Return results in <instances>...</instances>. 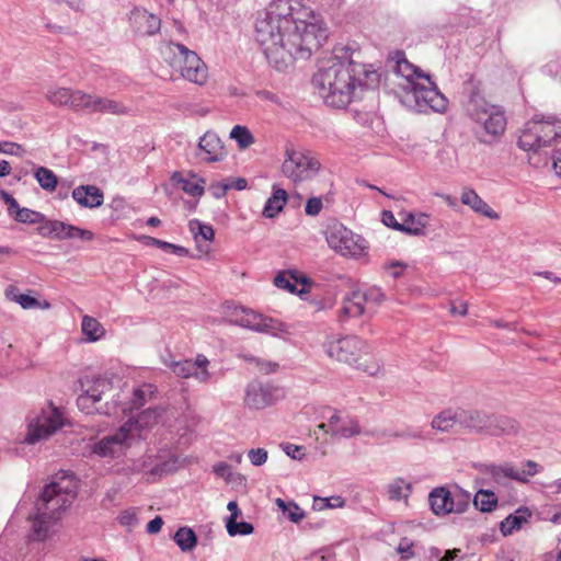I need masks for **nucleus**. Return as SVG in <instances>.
<instances>
[{
	"mask_svg": "<svg viewBox=\"0 0 561 561\" xmlns=\"http://www.w3.org/2000/svg\"><path fill=\"white\" fill-rule=\"evenodd\" d=\"M327 38L322 20L297 0H272L255 22V39L278 71L308 59Z\"/></svg>",
	"mask_w": 561,
	"mask_h": 561,
	"instance_id": "nucleus-1",
	"label": "nucleus"
},
{
	"mask_svg": "<svg viewBox=\"0 0 561 561\" xmlns=\"http://www.w3.org/2000/svg\"><path fill=\"white\" fill-rule=\"evenodd\" d=\"M375 70L356 62L348 47H336L332 56L323 60L312 78V83L327 105L346 107L357 88L371 89L378 85Z\"/></svg>",
	"mask_w": 561,
	"mask_h": 561,
	"instance_id": "nucleus-2",
	"label": "nucleus"
},
{
	"mask_svg": "<svg viewBox=\"0 0 561 561\" xmlns=\"http://www.w3.org/2000/svg\"><path fill=\"white\" fill-rule=\"evenodd\" d=\"M396 75L402 78L399 88L403 91L402 103L419 113H444L447 98L438 90L431 77L411 64L402 51L396 53Z\"/></svg>",
	"mask_w": 561,
	"mask_h": 561,
	"instance_id": "nucleus-3",
	"label": "nucleus"
},
{
	"mask_svg": "<svg viewBox=\"0 0 561 561\" xmlns=\"http://www.w3.org/2000/svg\"><path fill=\"white\" fill-rule=\"evenodd\" d=\"M77 496V485L72 479L62 477L60 481H51L41 492L35 504V516L32 519V539L44 540L50 527L58 520Z\"/></svg>",
	"mask_w": 561,
	"mask_h": 561,
	"instance_id": "nucleus-4",
	"label": "nucleus"
},
{
	"mask_svg": "<svg viewBox=\"0 0 561 561\" xmlns=\"http://www.w3.org/2000/svg\"><path fill=\"white\" fill-rule=\"evenodd\" d=\"M561 139V119L554 116L546 118L533 117L520 131L518 147L524 151L531 152L529 162L539 168L547 165L546 157L541 158L538 152L547 147L556 145Z\"/></svg>",
	"mask_w": 561,
	"mask_h": 561,
	"instance_id": "nucleus-5",
	"label": "nucleus"
},
{
	"mask_svg": "<svg viewBox=\"0 0 561 561\" xmlns=\"http://www.w3.org/2000/svg\"><path fill=\"white\" fill-rule=\"evenodd\" d=\"M323 348L330 358L363 370L369 376H376L380 371V366L377 363L369 365L360 363L363 355L370 352V346L358 336L348 335L329 339L323 344Z\"/></svg>",
	"mask_w": 561,
	"mask_h": 561,
	"instance_id": "nucleus-6",
	"label": "nucleus"
},
{
	"mask_svg": "<svg viewBox=\"0 0 561 561\" xmlns=\"http://www.w3.org/2000/svg\"><path fill=\"white\" fill-rule=\"evenodd\" d=\"M162 54L170 65L180 70L185 80L203 85L208 79V69L199 56L186 46L173 42L167 43Z\"/></svg>",
	"mask_w": 561,
	"mask_h": 561,
	"instance_id": "nucleus-7",
	"label": "nucleus"
},
{
	"mask_svg": "<svg viewBox=\"0 0 561 561\" xmlns=\"http://www.w3.org/2000/svg\"><path fill=\"white\" fill-rule=\"evenodd\" d=\"M463 94L462 104L466 113L485 134H490L491 92L489 83L470 78L463 85Z\"/></svg>",
	"mask_w": 561,
	"mask_h": 561,
	"instance_id": "nucleus-8",
	"label": "nucleus"
},
{
	"mask_svg": "<svg viewBox=\"0 0 561 561\" xmlns=\"http://www.w3.org/2000/svg\"><path fill=\"white\" fill-rule=\"evenodd\" d=\"M138 420L130 417L115 433L89 444L91 455L99 458H117L140 436Z\"/></svg>",
	"mask_w": 561,
	"mask_h": 561,
	"instance_id": "nucleus-9",
	"label": "nucleus"
},
{
	"mask_svg": "<svg viewBox=\"0 0 561 561\" xmlns=\"http://www.w3.org/2000/svg\"><path fill=\"white\" fill-rule=\"evenodd\" d=\"M67 420L61 410L53 403H48L38 412H33L27 417V433L25 442L27 444H36L47 439L58 430L65 426Z\"/></svg>",
	"mask_w": 561,
	"mask_h": 561,
	"instance_id": "nucleus-10",
	"label": "nucleus"
},
{
	"mask_svg": "<svg viewBox=\"0 0 561 561\" xmlns=\"http://www.w3.org/2000/svg\"><path fill=\"white\" fill-rule=\"evenodd\" d=\"M321 168L320 160L311 151L287 149L282 172L294 183H299L314 179Z\"/></svg>",
	"mask_w": 561,
	"mask_h": 561,
	"instance_id": "nucleus-11",
	"label": "nucleus"
},
{
	"mask_svg": "<svg viewBox=\"0 0 561 561\" xmlns=\"http://www.w3.org/2000/svg\"><path fill=\"white\" fill-rule=\"evenodd\" d=\"M329 247L343 256L360 257L368 250L367 241L341 222H333L325 230Z\"/></svg>",
	"mask_w": 561,
	"mask_h": 561,
	"instance_id": "nucleus-12",
	"label": "nucleus"
},
{
	"mask_svg": "<svg viewBox=\"0 0 561 561\" xmlns=\"http://www.w3.org/2000/svg\"><path fill=\"white\" fill-rule=\"evenodd\" d=\"M227 317L231 323L260 333L277 335L286 331L285 325L278 320L241 306L228 307Z\"/></svg>",
	"mask_w": 561,
	"mask_h": 561,
	"instance_id": "nucleus-13",
	"label": "nucleus"
},
{
	"mask_svg": "<svg viewBox=\"0 0 561 561\" xmlns=\"http://www.w3.org/2000/svg\"><path fill=\"white\" fill-rule=\"evenodd\" d=\"M164 365L170 368L173 374L181 378L194 377L199 382H206L210 378V374L207 369L209 360L203 355L198 354L195 360L191 359H163Z\"/></svg>",
	"mask_w": 561,
	"mask_h": 561,
	"instance_id": "nucleus-14",
	"label": "nucleus"
},
{
	"mask_svg": "<svg viewBox=\"0 0 561 561\" xmlns=\"http://www.w3.org/2000/svg\"><path fill=\"white\" fill-rule=\"evenodd\" d=\"M274 285L279 289L297 295L302 300H307V295L310 294L313 282L298 271L289 270L278 272L274 277Z\"/></svg>",
	"mask_w": 561,
	"mask_h": 561,
	"instance_id": "nucleus-15",
	"label": "nucleus"
},
{
	"mask_svg": "<svg viewBox=\"0 0 561 561\" xmlns=\"http://www.w3.org/2000/svg\"><path fill=\"white\" fill-rule=\"evenodd\" d=\"M113 390V383L107 378H95L89 382L84 392L77 399L78 408L87 413L92 414L94 412H101L100 408L96 407L104 393Z\"/></svg>",
	"mask_w": 561,
	"mask_h": 561,
	"instance_id": "nucleus-16",
	"label": "nucleus"
},
{
	"mask_svg": "<svg viewBox=\"0 0 561 561\" xmlns=\"http://www.w3.org/2000/svg\"><path fill=\"white\" fill-rule=\"evenodd\" d=\"M156 388L151 383H144L133 391V398L128 403H124L121 399V394L117 393L112 403H106L105 409L102 413L107 415L117 414L118 411L126 413L128 411L138 410L145 405L147 400L153 396Z\"/></svg>",
	"mask_w": 561,
	"mask_h": 561,
	"instance_id": "nucleus-17",
	"label": "nucleus"
},
{
	"mask_svg": "<svg viewBox=\"0 0 561 561\" xmlns=\"http://www.w3.org/2000/svg\"><path fill=\"white\" fill-rule=\"evenodd\" d=\"M39 232L43 236H48L57 240L80 239L91 241L94 238V233L91 230L82 229L60 220H46L45 224L39 227Z\"/></svg>",
	"mask_w": 561,
	"mask_h": 561,
	"instance_id": "nucleus-18",
	"label": "nucleus"
},
{
	"mask_svg": "<svg viewBox=\"0 0 561 561\" xmlns=\"http://www.w3.org/2000/svg\"><path fill=\"white\" fill-rule=\"evenodd\" d=\"M319 428L325 431V433H330L332 436L343 438L353 437L360 432L357 421L341 411H334L328 419V422L320 424Z\"/></svg>",
	"mask_w": 561,
	"mask_h": 561,
	"instance_id": "nucleus-19",
	"label": "nucleus"
},
{
	"mask_svg": "<svg viewBox=\"0 0 561 561\" xmlns=\"http://www.w3.org/2000/svg\"><path fill=\"white\" fill-rule=\"evenodd\" d=\"M83 105L81 113L83 114H112L124 115L127 113V107L119 101L103 98L90 93H84Z\"/></svg>",
	"mask_w": 561,
	"mask_h": 561,
	"instance_id": "nucleus-20",
	"label": "nucleus"
},
{
	"mask_svg": "<svg viewBox=\"0 0 561 561\" xmlns=\"http://www.w3.org/2000/svg\"><path fill=\"white\" fill-rule=\"evenodd\" d=\"M84 91L65 87L50 88L46 93L47 101L55 106H65L81 113Z\"/></svg>",
	"mask_w": 561,
	"mask_h": 561,
	"instance_id": "nucleus-21",
	"label": "nucleus"
},
{
	"mask_svg": "<svg viewBox=\"0 0 561 561\" xmlns=\"http://www.w3.org/2000/svg\"><path fill=\"white\" fill-rule=\"evenodd\" d=\"M542 466L534 460H527L522 469H517L513 463L493 467V480H497L501 476L510 478L519 483H528L530 478L542 471Z\"/></svg>",
	"mask_w": 561,
	"mask_h": 561,
	"instance_id": "nucleus-22",
	"label": "nucleus"
},
{
	"mask_svg": "<svg viewBox=\"0 0 561 561\" xmlns=\"http://www.w3.org/2000/svg\"><path fill=\"white\" fill-rule=\"evenodd\" d=\"M129 22L134 33L139 36H153L161 28V19L144 8H134Z\"/></svg>",
	"mask_w": 561,
	"mask_h": 561,
	"instance_id": "nucleus-23",
	"label": "nucleus"
},
{
	"mask_svg": "<svg viewBox=\"0 0 561 561\" xmlns=\"http://www.w3.org/2000/svg\"><path fill=\"white\" fill-rule=\"evenodd\" d=\"M274 388L253 380L245 388L244 403L248 408L261 410L275 402Z\"/></svg>",
	"mask_w": 561,
	"mask_h": 561,
	"instance_id": "nucleus-24",
	"label": "nucleus"
},
{
	"mask_svg": "<svg viewBox=\"0 0 561 561\" xmlns=\"http://www.w3.org/2000/svg\"><path fill=\"white\" fill-rule=\"evenodd\" d=\"M198 156L206 162L220 161L224 156V145L214 131H206L198 141Z\"/></svg>",
	"mask_w": 561,
	"mask_h": 561,
	"instance_id": "nucleus-25",
	"label": "nucleus"
},
{
	"mask_svg": "<svg viewBox=\"0 0 561 561\" xmlns=\"http://www.w3.org/2000/svg\"><path fill=\"white\" fill-rule=\"evenodd\" d=\"M71 197L82 208L94 209L104 203L102 190L91 184L75 187L71 192Z\"/></svg>",
	"mask_w": 561,
	"mask_h": 561,
	"instance_id": "nucleus-26",
	"label": "nucleus"
},
{
	"mask_svg": "<svg viewBox=\"0 0 561 561\" xmlns=\"http://www.w3.org/2000/svg\"><path fill=\"white\" fill-rule=\"evenodd\" d=\"M171 182L192 197L201 198L204 195L205 180L197 174L175 171L171 175Z\"/></svg>",
	"mask_w": 561,
	"mask_h": 561,
	"instance_id": "nucleus-27",
	"label": "nucleus"
},
{
	"mask_svg": "<svg viewBox=\"0 0 561 561\" xmlns=\"http://www.w3.org/2000/svg\"><path fill=\"white\" fill-rule=\"evenodd\" d=\"M451 493L447 488L439 486L431 491L428 502L432 512L437 516L453 513Z\"/></svg>",
	"mask_w": 561,
	"mask_h": 561,
	"instance_id": "nucleus-28",
	"label": "nucleus"
},
{
	"mask_svg": "<svg viewBox=\"0 0 561 561\" xmlns=\"http://www.w3.org/2000/svg\"><path fill=\"white\" fill-rule=\"evenodd\" d=\"M365 312V302L362 296V290H354L343 300V306L340 310L339 319L344 321L348 318H356Z\"/></svg>",
	"mask_w": 561,
	"mask_h": 561,
	"instance_id": "nucleus-29",
	"label": "nucleus"
},
{
	"mask_svg": "<svg viewBox=\"0 0 561 561\" xmlns=\"http://www.w3.org/2000/svg\"><path fill=\"white\" fill-rule=\"evenodd\" d=\"M287 201V192L274 184L272 186V194L263 207V217L268 219L275 218L284 209Z\"/></svg>",
	"mask_w": 561,
	"mask_h": 561,
	"instance_id": "nucleus-30",
	"label": "nucleus"
},
{
	"mask_svg": "<svg viewBox=\"0 0 561 561\" xmlns=\"http://www.w3.org/2000/svg\"><path fill=\"white\" fill-rule=\"evenodd\" d=\"M382 222L390 228H393L399 231H405L411 234H421L423 232V229L425 227L424 222H415L414 216L409 215V218L405 220L404 224H399L390 210H383L381 214Z\"/></svg>",
	"mask_w": 561,
	"mask_h": 561,
	"instance_id": "nucleus-31",
	"label": "nucleus"
},
{
	"mask_svg": "<svg viewBox=\"0 0 561 561\" xmlns=\"http://www.w3.org/2000/svg\"><path fill=\"white\" fill-rule=\"evenodd\" d=\"M459 425L473 432H481L486 427L489 417L478 410L459 409Z\"/></svg>",
	"mask_w": 561,
	"mask_h": 561,
	"instance_id": "nucleus-32",
	"label": "nucleus"
},
{
	"mask_svg": "<svg viewBox=\"0 0 561 561\" xmlns=\"http://www.w3.org/2000/svg\"><path fill=\"white\" fill-rule=\"evenodd\" d=\"M459 409H444L437 413L432 422L431 427L437 432L447 433L459 424Z\"/></svg>",
	"mask_w": 561,
	"mask_h": 561,
	"instance_id": "nucleus-33",
	"label": "nucleus"
},
{
	"mask_svg": "<svg viewBox=\"0 0 561 561\" xmlns=\"http://www.w3.org/2000/svg\"><path fill=\"white\" fill-rule=\"evenodd\" d=\"M412 493V484L404 478H396L387 485V494L390 501L408 503Z\"/></svg>",
	"mask_w": 561,
	"mask_h": 561,
	"instance_id": "nucleus-34",
	"label": "nucleus"
},
{
	"mask_svg": "<svg viewBox=\"0 0 561 561\" xmlns=\"http://www.w3.org/2000/svg\"><path fill=\"white\" fill-rule=\"evenodd\" d=\"M530 517L528 508H518L514 514L508 515L500 524V530L503 536L512 535L515 530H518L523 524L527 523Z\"/></svg>",
	"mask_w": 561,
	"mask_h": 561,
	"instance_id": "nucleus-35",
	"label": "nucleus"
},
{
	"mask_svg": "<svg viewBox=\"0 0 561 561\" xmlns=\"http://www.w3.org/2000/svg\"><path fill=\"white\" fill-rule=\"evenodd\" d=\"M474 482L477 493L472 500L473 505L483 513L491 512V490L483 488L488 484L486 479L477 477Z\"/></svg>",
	"mask_w": 561,
	"mask_h": 561,
	"instance_id": "nucleus-36",
	"label": "nucleus"
},
{
	"mask_svg": "<svg viewBox=\"0 0 561 561\" xmlns=\"http://www.w3.org/2000/svg\"><path fill=\"white\" fill-rule=\"evenodd\" d=\"M81 330L88 342H96L105 334L103 325L90 316L82 318Z\"/></svg>",
	"mask_w": 561,
	"mask_h": 561,
	"instance_id": "nucleus-37",
	"label": "nucleus"
},
{
	"mask_svg": "<svg viewBox=\"0 0 561 561\" xmlns=\"http://www.w3.org/2000/svg\"><path fill=\"white\" fill-rule=\"evenodd\" d=\"M461 203L469 206L477 213L491 217V210L488 204L473 190H465L461 194Z\"/></svg>",
	"mask_w": 561,
	"mask_h": 561,
	"instance_id": "nucleus-38",
	"label": "nucleus"
},
{
	"mask_svg": "<svg viewBox=\"0 0 561 561\" xmlns=\"http://www.w3.org/2000/svg\"><path fill=\"white\" fill-rule=\"evenodd\" d=\"M518 423L508 416L497 415L493 424V436H510L518 433Z\"/></svg>",
	"mask_w": 561,
	"mask_h": 561,
	"instance_id": "nucleus-39",
	"label": "nucleus"
},
{
	"mask_svg": "<svg viewBox=\"0 0 561 561\" xmlns=\"http://www.w3.org/2000/svg\"><path fill=\"white\" fill-rule=\"evenodd\" d=\"M174 541L182 551L187 552L196 547L197 537L192 528L181 527L174 535Z\"/></svg>",
	"mask_w": 561,
	"mask_h": 561,
	"instance_id": "nucleus-40",
	"label": "nucleus"
},
{
	"mask_svg": "<svg viewBox=\"0 0 561 561\" xmlns=\"http://www.w3.org/2000/svg\"><path fill=\"white\" fill-rule=\"evenodd\" d=\"M34 178L38 182L39 186L47 192H53L57 187V175L46 167H37L34 170Z\"/></svg>",
	"mask_w": 561,
	"mask_h": 561,
	"instance_id": "nucleus-41",
	"label": "nucleus"
},
{
	"mask_svg": "<svg viewBox=\"0 0 561 561\" xmlns=\"http://www.w3.org/2000/svg\"><path fill=\"white\" fill-rule=\"evenodd\" d=\"M188 229L196 242H198L199 239L205 241H213L215 238L214 228L198 219H191L188 221Z\"/></svg>",
	"mask_w": 561,
	"mask_h": 561,
	"instance_id": "nucleus-42",
	"label": "nucleus"
},
{
	"mask_svg": "<svg viewBox=\"0 0 561 561\" xmlns=\"http://www.w3.org/2000/svg\"><path fill=\"white\" fill-rule=\"evenodd\" d=\"M230 138L233 139L240 149H247L254 144V137L250 129L242 125H236L230 131Z\"/></svg>",
	"mask_w": 561,
	"mask_h": 561,
	"instance_id": "nucleus-43",
	"label": "nucleus"
},
{
	"mask_svg": "<svg viewBox=\"0 0 561 561\" xmlns=\"http://www.w3.org/2000/svg\"><path fill=\"white\" fill-rule=\"evenodd\" d=\"M277 505L282 508L284 515L293 523H299L305 518V512L294 502H285L277 499Z\"/></svg>",
	"mask_w": 561,
	"mask_h": 561,
	"instance_id": "nucleus-44",
	"label": "nucleus"
},
{
	"mask_svg": "<svg viewBox=\"0 0 561 561\" xmlns=\"http://www.w3.org/2000/svg\"><path fill=\"white\" fill-rule=\"evenodd\" d=\"M453 513L461 514L467 511L471 502V494L462 489L451 493Z\"/></svg>",
	"mask_w": 561,
	"mask_h": 561,
	"instance_id": "nucleus-45",
	"label": "nucleus"
},
{
	"mask_svg": "<svg viewBox=\"0 0 561 561\" xmlns=\"http://www.w3.org/2000/svg\"><path fill=\"white\" fill-rule=\"evenodd\" d=\"M226 528L229 536L234 537L238 535L247 536L251 535L254 531V527L251 523L248 522H237L233 518H227Z\"/></svg>",
	"mask_w": 561,
	"mask_h": 561,
	"instance_id": "nucleus-46",
	"label": "nucleus"
},
{
	"mask_svg": "<svg viewBox=\"0 0 561 561\" xmlns=\"http://www.w3.org/2000/svg\"><path fill=\"white\" fill-rule=\"evenodd\" d=\"M12 217L16 221L23 222V224H38V222L44 221V219H45V216L42 213L32 210L30 208H21V207H19V209L12 215Z\"/></svg>",
	"mask_w": 561,
	"mask_h": 561,
	"instance_id": "nucleus-47",
	"label": "nucleus"
},
{
	"mask_svg": "<svg viewBox=\"0 0 561 561\" xmlns=\"http://www.w3.org/2000/svg\"><path fill=\"white\" fill-rule=\"evenodd\" d=\"M148 244L156 245L164 251L171 252L179 256H186L188 254V250L184 247L173 244L167 241H162L160 239H156L152 237H148Z\"/></svg>",
	"mask_w": 561,
	"mask_h": 561,
	"instance_id": "nucleus-48",
	"label": "nucleus"
},
{
	"mask_svg": "<svg viewBox=\"0 0 561 561\" xmlns=\"http://www.w3.org/2000/svg\"><path fill=\"white\" fill-rule=\"evenodd\" d=\"M507 125L505 112L501 106L493 105V136L504 134Z\"/></svg>",
	"mask_w": 561,
	"mask_h": 561,
	"instance_id": "nucleus-49",
	"label": "nucleus"
},
{
	"mask_svg": "<svg viewBox=\"0 0 561 561\" xmlns=\"http://www.w3.org/2000/svg\"><path fill=\"white\" fill-rule=\"evenodd\" d=\"M117 520L122 526L131 529L138 524L137 508L131 507L121 512Z\"/></svg>",
	"mask_w": 561,
	"mask_h": 561,
	"instance_id": "nucleus-50",
	"label": "nucleus"
},
{
	"mask_svg": "<svg viewBox=\"0 0 561 561\" xmlns=\"http://www.w3.org/2000/svg\"><path fill=\"white\" fill-rule=\"evenodd\" d=\"M362 296L364 298V302L366 304H379L383 300L385 295L381 288L377 286L368 287L365 290H362Z\"/></svg>",
	"mask_w": 561,
	"mask_h": 561,
	"instance_id": "nucleus-51",
	"label": "nucleus"
},
{
	"mask_svg": "<svg viewBox=\"0 0 561 561\" xmlns=\"http://www.w3.org/2000/svg\"><path fill=\"white\" fill-rule=\"evenodd\" d=\"M414 543L408 538H402L397 547V552L403 560L412 559L415 553L413 550Z\"/></svg>",
	"mask_w": 561,
	"mask_h": 561,
	"instance_id": "nucleus-52",
	"label": "nucleus"
},
{
	"mask_svg": "<svg viewBox=\"0 0 561 561\" xmlns=\"http://www.w3.org/2000/svg\"><path fill=\"white\" fill-rule=\"evenodd\" d=\"M248 457L253 466L260 467L266 462L268 454L264 448H253L248 451Z\"/></svg>",
	"mask_w": 561,
	"mask_h": 561,
	"instance_id": "nucleus-53",
	"label": "nucleus"
},
{
	"mask_svg": "<svg viewBox=\"0 0 561 561\" xmlns=\"http://www.w3.org/2000/svg\"><path fill=\"white\" fill-rule=\"evenodd\" d=\"M323 208V202H322V198L321 197H318V196H314V197H310L307 203H306V206H305V213L308 215V216H318L321 210Z\"/></svg>",
	"mask_w": 561,
	"mask_h": 561,
	"instance_id": "nucleus-54",
	"label": "nucleus"
},
{
	"mask_svg": "<svg viewBox=\"0 0 561 561\" xmlns=\"http://www.w3.org/2000/svg\"><path fill=\"white\" fill-rule=\"evenodd\" d=\"M23 309H33L38 306V300L30 295L19 294L12 297Z\"/></svg>",
	"mask_w": 561,
	"mask_h": 561,
	"instance_id": "nucleus-55",
	"label": "nucleus"
},
{
	"mask_svg": "<svg viewBox=\"0 0 561 561\" xmlns=\"http://www.w3.org/2000/svg\"><path fill=\"white\" fill-rule=\"evenodd\" d=\"M283 450L288 457L295 460H301L305 457V454L302 453V447L298 445L287 443L283 445Z\"/></svg>",
	"mask_w": 561,
	"mask_h": 561,
	"instance_id": "nucleus-56",
	"label": "nucleus"
},
{
	"mask_svg": "<svg viewBox=\"0 0 561 561\" xmlns=\"http://www.w3.org/2000/svg\"><path fill=\"white\" fill-rule=\"evenodd\" d=\"M0 198L8 206V213L10 216H12L19 209L20 206L16 199L9 192L0 190Z\"/></svg>",
	"mask_w": 561,
	"mask_h": 561,
	"instance_id": "nucleus-57",
	"label": "nucleus"
},
{
	"mask_svg": "<svg viewBox=\"0 0 561 561\" xmlns=\"http://www.w3.org/2000/svg\"><path fill=\"white\" fill-rule=\"evenodd\" d=\"M323 506L327 508H340L345 505V500L342 496L335 495L321 499Z\"/></svg>",
	"mask_w": 561,
	"mask_h": 561,
	"instance_id": "nucleus-58",
	"label": "nucleus"
},
{
	"mask_svg": "<svg viewBox=\"0 0 561 561\" xmlns=\"http://www.w3.org/2000/svg\"><path fill=\"white\" fill-rule=\"evenodd\" d=\"M405 264H403L400 261H392L389 263V265L386 267L392 278H399L403 270L405 268Z\"/></svg>",
	"mask_w": 561,
	"mask_h": 561,
	"instance_id": "nucleus-59",
	"label": "nucleus"
},
{
	"mask_svg": "<svg viewBox=\"0 0 561 561\" xmlns=\"http://www.w3.org/2000/svg\"><path fill=\"white\" fill-rule=\"evenodd\" d=\"M214 472L226 480H229L231 477V468L228 463L221 461L214 466Z\"/></svg>",
	"mask_w": 561,
	"mask_h": 561,
	"instance_id": "nucleus-60",
	"label": "nucleus"
},
{
	"mask_svg": "<svg viewBox=\"0 0 561 561\" xmlns=\"http://www.w3.org/2000/svg\"><path fill=\"white\" fill-rule=\"evenodd\" d=\"M393 438H403V439H420L422 438V434L416 430H407L403 432H394L390 435Z\"/></svg>",
	"mask_w": 561,
	"mask_h": 561,
	"instance_id": "nucleus-61",
	"label": "nucleus"
},
{
	"mask_svg": "<svg viewBox=\"0 0 561 561\" xmlns=\"http://www.w3.org/2000/svg\"><path fill=\"white\" fill-rule=\"evenodd\" d=\"M163 526V519L161 516H156L147 524V533L158 534Z\"/></svg>",
	"mask_w": 561,
	"mask_h": 561,
	"instance_id": "nucleus-62",
	"label": "nucleus"
},
{
	"mask_svg": "<svg viewBox=\"0 0 561 561\" xmlns=\"http://www.w3.org/2000/svg\"><path fill=\"white\" fill-rule=\"evenodd\" d=\"M231 186L230 185H227V184H215V185H211L210 186V191L213 193V195L216 197V198H220L222 197L226 192L230 188Z\"/></svg>",
	"mask_w": 561,
	"mask_h": 561,
	"instance_id": "nucleus-63",
	"label": "nucleus"
},
{
	"mask_svg": "<svg viewBox=\"0 0 561 561\" xmlns=\"http://www.w3.org/2000/svg\"><path fill=\"white\" fill-rule=\"evenodd\" d=\"M459 553H460V549H449V550H446L444 556H442L439 558L438 561H458V557H459Z\"/></svg>",
	"mask_w": 561,
	"mask_h": 561,
	"instance_id": "nucleus-64",
	"label": "nucleus"
}]
</instances>
